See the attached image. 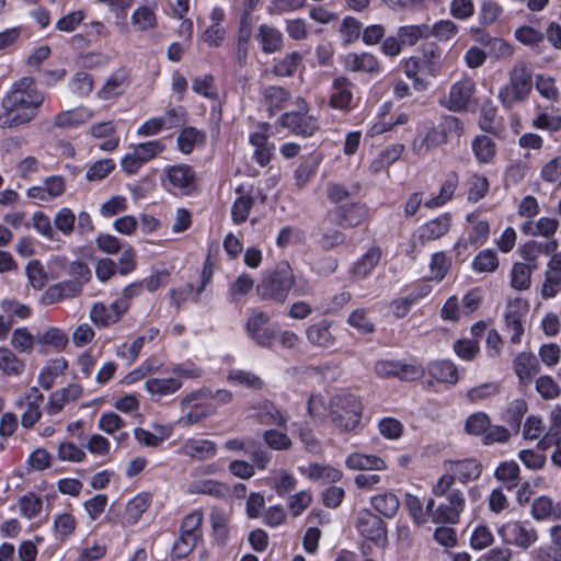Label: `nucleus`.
Listing matches in <instances>:
<instances>
[{
    "label": "nucleus",
    "mask_w": 561,
    "mask_h": 561,
    "mask_svg": "<svg viewBox=\"0 0 561 561\" xmlns=\"http://www.w3.org/2000/svg\"><path fill=\"white\" fill-rule=\"evenodd\" d=\"M44 94L35 87L32 78H22L14 82L1 101V128H16L28 124L38 114Z\"/></svg>",
    "instance_id": "nucleus-1"
},
{
    "label": "nucleus",
    "mask_w": 561,
    "mask_h": 561,
    "mask_svg": "<svg viewBox=\"0 0 561 561\" xmlns=\"http://www.w3.org/2000/svg\"><path fill=\"white\" fill-rule=\"evenodd\" d=\"M328 415L340 433H355L360 425L363 405L357 396L340 392L328 401Z\"/></svg>",
    "instance_id": "nucleus-2"
},
{
    "label": "nucleus",
    "mask_w": 561,
    "mask_h": 561,
    "mask_svg": "<svg viewBox=\"0 0 561 561\" xmlns=\"http://www.w3.org/2000/svg\"><path fill=\"white\" fill-rule=\"evenodd\" d=\"M533 89V71L524 61H517L508 72V81L500 89L499 100L504 107L526 101Z\"/></svg>",
    "instance_id": "nucleus-3"
},
{
    "label": "nucleus",
    "mask_w": 561,
    "mask_h": 561,
    "mask_svg": "<svg viewBox=\"0 0 561 561\" xmlns=\"http://www.w3.org/2000/svg\"><path fill=\"white\" fill-rule=\"evenodd\" d=\"M433 493L447 500L446 504H440L437 507L433 515V522L456 524L466 505L463 492L455 488V483H453L449 476H442L433 486Z\"/></svg>",
    "instance_id": "nucleus-4"
},
{
    "label": "nucleus",
    "mask_w": 561,
    "mask_h": 561,
    "mask_svg": "<svg viewBox=\"0 0 561 561\" xmlns=\"http://www.w3.org/2000/svg\"><path fill=\"white\" fill-rule=\"evenodd\" d=\"M295 284V276L289 266H278L266 275L256 286V294L263 300L284 304Z\"/></svg>",
    "instance_id": "nucleus-5"
},
{
    "label": "nucleus",
    "mask_w": 561,
    "mask_h": 561,
    "mask_svg": "<svg viewBox=\"0 0 561 561\" xmlns=\"http://www.w3.org/2000/svg\"><path fill=\"white\" fill-rule=\"evenodd\" d=\"M208 397H211V391L209 389H201L193 391L182 398L180 402L182 415L179 417L178 424L182 427H188L201 423L206 417L211 415L214 413L213 408L199 403H194L208 399Z\"/></svg>",
    "instance_id": "nucleus-6"
},
{
    "label": "nucleus",
    "mask_w": 561,
    "mask_h": 561,
    "mask_svg": "<svg viewBox=\"0 0 561 561\" xmlns=\"http://www.w3.org/2000/svg\"><path fill=\"white\" fill-rule=\"evenodd\" d=\"M203 514L193 512L182 523L181 535L173 549L176 557H185L193 551L202 536Z\"/></svg>",
    "instance_id": "nucleus-7"
},
{
    "label": "nucleus",
    "mask_w": 561,
    "mask_h": 561,
    "mask_svg": "<svg viewBox=\"0 0 561 561\" xmlns=\"http://www.w3.org/2000/svg\"><path fill=\"white\" fill-rule=\"evenodd\" d=\"M476 82L471 78H462L455 82L448 93L444 105L453 112H460L474 102Z\"/></svg>",
    "instance_id": "nucleus-8"
},
{
    "label": "nucleus",
    "mask_w": 561,
    "mask_h": 561,
    "mask_svg": "<svg viewBox=\"0 0 561 561\" xmlns=\"http://www.w3.org/2000/svg\"><path fill=\"white\" fill-rule=\"evenodd\" d=\"M529 309L527 301L516 298L510 300L505 311V325L507 331L511 333L510 341L513 344H518L520 337L524 334V318L526 317Z\"/></svg>",
    "instance_id": "nucleus-9"
},
{
    "label": "nucleus",
    "mask_w": 561,
    "mask_h": 561,
    "mask_svg": "<svg viewBox=\"0 0 561 561\" xmlns=\"http://www.w3.org/2000/svg\"><path fill=\"white\" fill-rule=\"evenodd\" d=\"M270 316L260 310H253L247 320L245 329L249 336L262 346H271L276 339L275 330L265 328Z\"/></svg>",
    "instance_id": "nucleus-10"
},
{
    "label": "nucleus",
    "mask_w": 561,
    "mask_h": 561,
    "mask_svg": "<svg viewBox=\"0 0 561 561\" xmlns=\"http://www.w3.org/2000/svg\"><path fill=\"white\" fill-rule=\"evenodd\" d=\"M357 529L368 540L383 543L387 540V528L383 520L369 510H362L357 516Z\"/></svg>",
    "instance_id": "nucleus-11"
},
{
    "label": "nucleus",
    "mask_w": 561,
    "mask_h": 561,
    "mask_svg": "<svg viewBox=\"0 0 561 561\" xmlns=\"http://www.w3.org/2000/svg\"><path fill=\"white\" fill-rule=\"evenodd\" d=\"M558 248L559 243L556 239L543 242L533 240L523 244L518 249V252L524 259V263L535 271L539 266L540 256H548L549 254L556 252Z\"/></svg>",
    "instance_id": "nucleus-12"
},
{
    "label": "nucleus",
    "mask_w": 561,
    "mask_h": 561,
    "mask_svg": "<svg viewBox=\"0 0 561 561\" xmlns=\"http://www.w3.org/2000/svg\"><path fill=\"white\" fill-rule=\"evenodd\" d=\"M445 470L446 473L444 476H449L453 479V483L456 480L467 483L480 477L482 466L474 459H466L446 462Z\"/></svg>",
    "instance_id": "nucleus-13"
},
{
    "label": "nucleus",
    "mask_w": 561,
    "mask_h": 561,
    "mask_svg": "<svg viewBox=\"0 0 561 561\" xmlns=\"http://www.w3.org/2000/svg\"><path fill=\"white\" fill-rule=\"evenodd\" d=\"M82 291V283L78 279L66 280L48 287L43 294L44 305H53L59 301L78 297Z\"/></svg>",
    "instance_id": "nucleus-14"
},
{
    "label": "nucleus",
    "mask_w": 561,
    "mask_h": 561,
    "mask_svg": "<svg viewBox=\"0 0 561 561\" xmlns=\"http://www.w3.org/2000/svg\"><path fill=\"white\" fill-rule=\"evenodd\" d=\"M447 144V137L436 127L428 128L424 134L417 135L412 145L411 150L419 157L426 156L431 150Z\"/></svg>",
    "instance_id": "nucleus-15"
},
{
    "label": "nucleus",
    "mask_w": 561,
    "mask_h": 561,
    "mask_svg": "<svg viewBox=\"0 0 561 561\" xmlns=\"http://www.w3.org/2000/svg\"><path fill=\"white\" fill-rule=\"evenodd\" d=\"M513 369L518 378L519 385L528 386L534 376L539 373L540 366L533 353L523 352L514 358Z\"/></svg>",
    "instance_id": "nucleus-16"
},
{
    "label": "nucleus",
    "mask_w": 561,
    "mask_h": 561,
    "mask_svg": "<svg viewBox=\"0 0 561 561\" xmlns=\"http://www.w3.org/2000/svg\"><path fill=\"white\" fill-rule=\"evenodd\" d=\"M330 329L331 322L328 320H322L309 325L305 332L308 343L319 348H329L334 346L336 339Z\"/></svg>",
    "instance_id": "nucleus-17"
},
{
    "label": "nucleus",
    "mask_w": 561,
    "mask_h": 561,
    "mask_svg": "<svg viewBox=\"0 0 561 561\" xmlns=\"http://www.w3.org/2000/svg\"><path fill=\"white\" fill-rule=\"evenodd\" d=\"M93 117V112L84 106L62 111L58 113L53 121V124L57 128H73L83 124H87Z\"/></svg>",
    "instance_id": "nucleus-18"
},
{
    "label": "nucleus",
    "mask_w": 561,
    "mask_h": 561,
    "mask_svg": "<svg viewBox=\"0 0 561 561\" xmlns=\"http://www.w3.org/2000/svg\"><path fill=\"white\" fill-rule=\"evenodd\" d=\"M510 527L513 538L508 540L510 543L519 547L522 549H528L534 545L538 538L536 529L526 526L519 522H515L511 525H503L499 528V535L504 538L505 529Z\"/></svg>",
    "instance_id": "nucleus-19"
},
{
    "label": "nucleus",
    "mask_w": 561,
    "mask_h": 561,
    "mask_svg": "<svg viewBox=\"0 0 561 561\" xmlns=\"http://www.w3.org/2000/svg\"><path fill=\"white\" fill-rule=\"evenodd\" d=\"M345 465L351 470L360 471H386L388 463L385 459L376 455H366L360 453L350 454Z\"/></svg>",
    "instance_id": "nucleus-20"
},
{
    "label": "nucleus",
    "mask_w": 561,
    "mask_h": 561,
    "mask_svg": "<svg viewBox=\"0 0 561 561\" xmlns=\"http://www.w3.org/2000/svg\"><path fill=\"white\" fill-rule=\"evenodd\" d=\"M81 394L82 388L79 385H69L53 392L46 407L47 414L55 415L59 413L67 403L78 400Z\"/></svg>",
    "instance_id": "nucleus-21"
},
{
    "label": "nucleus",
    "mask_w": 561,
    "mask_h": 561,
    "mask_svg": "<svg viewBox=\"0 0 561 561\" xmlns=\"http://www.w3.org/2000/svg\"><path fill=\"white\" fill-rule=\"evenodd\" d=\"M182 451L192 459L206 460L216 455L217 445L209 439L190 438L183 444Z\"/></svg>",
    "instance_id": "nucleus-22"
},
{
    "label": "nucleus",
    "mask_w": 561,
    "mask_h": 561,
    "mask_svg": "<svg viewBox=\"0 0 561 561\" xmlns=\"http://www.w3.org/2000/svg\"><path fill=\"white\" fill-rule=\"evenodd\" d=\"M299 470L309 480L322 483L337 482L343 477L342 471L329 465L311 463L308 467H300Z\"/></svg>",
    "instance_id": "nucleus-23"
},
{
    "label": "nucleus",
    "mask_w": 561,
    "mask_h": 561,
    "mask_svg": "<svg viewBox=\"0 0 561 561\" xmlns=\"http://www.w3.org/2000/svg\"><path fill=\"white\" fill-rule=\"evenodd\" d=\"M559 228V221L552 217H540L537 220L525 222L520 230L526 236H540L545 238L552 237Z\"/></svg>",
    "instance_id": "nucleus-24"
},
{
    "label": "nucleus",
    "mask_w": 561,
    "mask_h": 561,
    "mask_svg": "<svg viewBox=\"0 0 561 561\" xmlns=\"http://www.w3.org/2000/svg\"><path fill=\"white\" fill-rule=\"evenodd\" d=\"M344 66L350 71L378 72L379 64L377 58L369 53H350L344 57Z\"/></svg>",
    "instance_id": "nucleus-25"
},
{
    "label": "nucleus",
    "mask_w": 561,
    "mask_h": 561,
    "mask_svg": "<svg viewBox=\"0 0 561 561\" xmlns=\"http://www.w3.org/2000/svg\"><path fill=\"white\" fill-rule=\"evenodd\" d=\"M531 516L538 522L557 520L561 518V508L553 503L552 499L541 495L533 502Z\"/></svg>",
    "instance_id": "nucleus-26"
},
{
    "label": "nucleus",
    "mask_w": 561,
    "mask_h": 561,
    "mask_svg": "<svg viewBox=\"0 0 561 561\" xmlns=\"http://www.w3.org/2000/svg\"><path fill=\"white\" fill-rule=\"evenodd\" d=\"M371 506L386 518L393 517L400 508L399 497L391 491H386L370 497Z\"/></svg>",
    "instance_id": "nucleus-27"
},
{
    "label": "nucleus",
    "mask_w": 561,
    "mask_h": 561,
    "mask_svg": "<svg viewBox=\"0 0 561 561\" xmlns=\"http://www.w3.org/2000/svg\"><path fill=\"white\" fill-rule=\"evenodd\" d=\"M257 38L262 45V50L266 54H273L283 47V34L274 26L267 24L260 25Z\"/></svg>",
    "instance_id": "nucleus-28"
},
{
    "label": "nucleus",
    "mask_w": 561,
    "mask_h": 561,
    "mask_svg": "<svg viewBox=\"0 0 561 561\" xmlns=\"http://www.w3.org/2000/svg\"><path fill=\"white\" fill-rule=\"evenodd\" d=\"M337 216L342 226L356 227L368 217V209L363 204H351L340 207Z\"/></svg>",
    "instance_id": "nucleus-29"
},
{
    "label": "nucleus",
    "mask_w": 561,
    "mask_h": 561,
    "mask_svg": "<svg viewBox=\"0 0 561 561\" xmlns=\"http://www.w3.org/2000/svg\"><path fill=\"white\" fill-rule=\"evenodd\" d=\"M167 175L170 183L181 190H190L195 182L194 171L186 164L170 167L167 170Z\"/></svg>",
    "instance_id": "nucleus-30"
},
{
    "label": "nucleus",
    "mask_w": 561,
    "mask_h": 561,
    "mask_svg": "<svg viewBox=\"0 0 561 561\" xmlns=\"http://www.w3.org/2000/svg\"><path fill=\"white\" fill-rule=\"evenodd\" d=\"M68 367V363L65 358H56L50 360L39 373L38 375V383L45 390H49L55 379L62 375Z\"/></svg>",
    "instance_id": "nucleus-31"
},
{
    "label": "nucleus",
    "mask_w": 561,
    "mask_h": 561,
    "mask_svg": "<svg viewBox=\"0 0 561 561\" xmlns=\"http://www.w3.org/2000/svg\"><path fill=\"white\" fill-rule=\"evenodd\" d=\"M254 416L264 425L285 426L287 417L271 402L255 408Z\"/></svg>",
    "instance_id": "nucleus-32"
},
{
    "label": "nucleus",
    "mask_w": 561,
    "mask_h": 561,
    "mask_svg": "<svg viewBox=\"0 0 561 561\" xmlns=\"http://www.w3.org/2000/svg\"><path fill=\"white\" fill-rule=\"evenodd\" d=\"M25 368V363L8 347H0V370L9 377L20 376Z\"/></svg>",
    "instance_id": "nucleus-33"
},
{
    "label": "nucleus",
    "mask_w": 561,
    "mask_h": 561,
    "mask_svg": "<svg viewBox=\"0 0 561 561\" xmlns=\"http://www.w3.org/2000/svg\"><path fill=\"white\" fill-rule=\"evenodd\" d=\"M146 390L153 396H169L182 387L179 378H151L145 383Z\"/></svg>",
    "instance_id": "nucleus-34"
},
{
    "label": "nucleus",
    "mask_w": 561,
    "mask_h": 561,
    "mask_svg": "<svg viewBox=\"0 0 561 561\" xmlns=\"http://www.w3.org/2000/svg\"><path fill=\"white\" fill-rule=\"evenodd\" d=\"M430 375L440 382L455 385L458 381L456 366L449 360H436L430 364Z\"/></svg>",
    "instance_id": "nucleus-35"
},
{
    "label": "nucleus",
    "mask_w": 561,
    "mask_h": 561,
    "mask_svg": "<svg viewBox=\"0 0 561 561\" xmlns=\"http://www.w3.org/2000/svg\"><path fill=\"white\" fill-rule=\"evenodd\" d=\"M333 89L334 91L330 99V105L336 110H344L348 107L353 98L348 81L344 78L335 79Z\"/></svg>",
    "instance_id": "nucleus-36"
},
{
    "label": "nucleus",
    "mask_w": 561,
    "mask_h": 561,
    "mask_svg": "<svg viewBox=\"0 0 561 561\" xmlns=\"http://www.w3.org/2000/svg\"><path fill=\"white\" fill-rule=\"evenodd\" d=\"M404 151V145L394 144L383 149L379 156L371 162L370 169L374 173H379L396 162Z\"/></svg>",
    "instance_id": "nucleus-37"
},
{
    "label": "nucleus",
    "mask_w": 561,
    "mask_h": 561,
    "mask_svg": "<svg viewBox=\"0 0 561 561\" xmlns=\"http://www.w3.org/2000/svg\"><path fill=\"white\" fill-rule=\"evenodd\" d=\"M472 151L480 162L488 163L494 158L496 146L491 137L481 135L473 139Z\"/></svg>",
    "instance_id": "nucleus-38"
},
{
    "label": "nucleus",
    "mask_w": 561,
    "mask_h": 561,
    "mask_svg": "<svg viewBox=\"0 0 561 561\" xmlns=\"http://www.w3.org/2000/svg\"><path fill=\"white\" fill-rule=\"evenodd\" d=\"M254 287V279L247 273H241L229 286L228 298L232 302L245 297Z\"/></svg>",
    "instance_id": "nucleus-39"
},
{
    "label": "nucleus",
    "mask_w": 561,
    "mask_h": 561,
    "mask_svg": "<svg viewBox=\"0 0 561 561\" xmlns=\"http://www.w3.org/2000/svg\"><path fill=\"white\" fill-rule=\"evenodd\" d=\"M267 139V135L264 133H255L250 137V142L254 147L253 158L261 167L267 165L272 157Z\"/></svg>",
    "instance_id": "nucleus-40"
},
{
    "label": "nucleus",
    "mask_w": 561,
    "mask_h": 561,
    "mask_svg": "<svg viewBox=\"0 0 561 561\" xmlns=\"http://www.w3.org/2000/svg\"><path fill=\"white\" fill-rule=\"evenodd\" d=\"M149 495L140 493L130 500L125 508V519L128 524H135L149 507Z\"/></svg>",
    "instance_id": "nucleus-41"
},
{
    "label": "nucleus",
    "mask_w": 561,
    "mask_h": 561,
    "mask_svg": "<svg viewBox=\"0 0 561 561\" xmlns=\"http://www.w3.org/2000/svg\"><path fill=\"white\" fill-rule=\"evenodd\" d=\"M381 251L378 248H370L354 265L353 273L357 276H367L379 263Z\"/></svg>",
    "instance_id": "nucleus-42"
},
{
    "label": "nucleus",
    "mask_w": 561,
    "mask_h": 561,
    "mask_svg": "<svg viewBox=\"0 0 561 561\" xmlns=\"http://www.w3.org/2000/svg\"><path fill=\"white\" fill-rule=\"evenodd\" d=\"M533 268L525 263L517 262L513 265L511 272V285L516 290H526L531 284Z\"/></svg>",
    "instance_id": "nucleus-43"
},
{
    "label": "nucleus",
    "mask_w": 561,
    "mask_h": 561,
    "mask_svg": "<svg viewBox=\"0 0 561 561\" xmlns=\"http://www.w3.org/2000/svg\"><path fill=\"white\" fill-rule=\"evenodd\" d=\"M449 227V218L447 216H439L424 225L421 238L423 240L439 239L448 232Z\"/></svg>",
    "instance_id": "nucleus-44"
},
{
    "label": "nucleus",
    "mask_w": 561,
    "mask_h": 561,
    "mask_svg": "<svg viewBox=\"0 0 561 561\" xmlns=\"http://www.w3.org/2000/svg\"><path fill=\"white\" fill-rule=\"evenodd\" d=\"M126 87V77L124 75H113L106 80L98 92L101 100H112L121 95Z\"/></svg>",
    "instance_id": "nucleus-45"
},
{
    "label": "nucleus",
    "mask_w": 561,
    "mask_h": 561,
    "mask_svg": "<svg viewBox=\"0 0 561 561\" xmlns=\"http://www.w3.org/2000/svg\"><path fill=\"white\" fill-rule=\"evenodd\" d=\"M133 26L138 31H148L157 25V18L149 7H139L130 18Z\"/></svg>",
    "instance_id": "nucleus-46"
},
{
    "label": "nucleus",
    "mask_w": 561,
    "mask_h": 561,
    "mask_svg": "<svg viewBox=\"0 0 561 561\" xmlns=\"http://www.w3.org/2000/svg\"><path fill=\"white\" fill-rule=\"evenodd\" d=\"M457 185H458V175L453 174L449 179H447L443 183V185L439 190V194L437 196L428 199L425 203V206L428 208H434V207H438V206L447 203L454 196Z\"/></svg>",
    "instance_id": "nucleus-47"
},
{
    "label": "nucleus",
    "mask_w": 561,
    "mask_h": 561,
    "mask_svg": "<svg viewBox=\"0 0 561 561\" xmlns=\"http://www.w3.org/2000/svg\"><path fill=\"white\" fill-rule=\"evenodd\" d=\"M272 480L274 490L280 496L291 492L297 485L294 474L285 469L273 471Z\"/></svg>",
    "instance_id": "nucleus-48"
},
{
    "label": "nucleus",
    "mask_w": 561,
    "mask_h": 561,
    "mask_svg": "<svg viewBox=\"0 0 561 561\" xmlns=\"http://www.w3.org/2000/svg\"><path fill=\"white\" fill-rule=\"evenodd\" d=\"M535 87L538 93L550 103H557L559 101L560 92L553 78L538 75L536 77Z\"/></svg>",
    "instance_id": "nucleus-49"
},
{
    "label": "nucleus",
    "mask_w": 561,
    "mask_h": 561,
    "mask_svg": "<svg viewBox=\"0 0 561 561\" xmlns=\"http://www.w3.org/2000/svg\"><path fill=\"white\" fill-rule=\"evenodd\" d=\"M301 59V55L298 53L287 54L275 62L273 71L277 77H291L296 72Z\"/></svg>",
    "instance_id": "nucleus-50"
},
{
    "label": "nucleus",
    "mask_w": 561,
    "mask_h": 561,
    "mask_svg": "<svg viewBox=\"0 0 561 561\" xmlns=\"http://www.w3.org/2000/svg\"><path fill=\"white\" fill-rule=\"evenodd\" d=\"M11 345L20 353H31L35 345V337L27 329L19 328L12 333Z\"/></svg>",
    "instance_id": "nucleus-51"
},
{
    "label": "nucleus",
    "mask_w": 561,
    "mask_h": 561,
    "mask_svg": "<svg viewBox=\"0 0 561 561\" xmlns=\"http://www.w3.org/2000/svg\"><path fill=\"white\" fill-rule=\"evenodd\" d=\"M204 135L193 127L184 128L178 137V147L181 152L190 153L195 145L203 142Z\"/></svg>",
    "instance_id": "nucleus-52"
},
{
    "label": "nucleus",
    "mask_w": 561,
    "mask_h": 561,
    "mask_svg": "<svg viewBox=\"0 0 561 561\" xmlns=\"http://www.w3.org/2000/svg\"><path fill=\"white\" fill-rule=\"evenodd\" d=\"M499 481L508 484V489L515 486L519 479V466L515 461L502 462L494 472Z\"/></svg>",
    "instance_id": "nucleus-53"
},
{
    "label": "nucleus",
    "mask_w": 561,
    "mask_h": 561,
    "mask_svg": "<svg viewBox=\"0 0 561 561\" xmlns=\"http://www.w3.org/2000/svg\"><path fill=\"white\" fill-rule=\"evenodd\" d=\"M90 320L98 327L106 328L116 323V317L110 311L108 306L102 302H95L90 310Z\"/></svg>",
    "instance_id": "nucleus-54"
},
{
    "label": "nucleus",
    "mask_w": 561,
    "mask_h": 561,
    "mask_svg": "<svg viewBox=\"0 0 561 561\" xmlns=\"http://www.w3.org/2000/svg\"><path fill=\"white\" fill-rule=\"evenodd\" d=\"M489 416L483 412H476L468 416L465 424V431L469 435H482L490 427Z\"/></svg>",
    "instance_id": "nucleus-55"
},
{
    "label": "nucleus",
    "mask_w": 561,
    "mask_h": 561,
    "mask_svg": "<svg viewBox=\"0 0 561 561\" xmlns=\"http://www.w3.org/2000/svg\"><path fill=\"white\" fill-rule=\"evenodd\" d=\"M494 541L491 529L485 525H478L470 536V547L474 550H482L490 547Z\"/></svg>",
    "instance_id": "nucleus-56"
},
{
    "label": "nucleus",
    "mask_w": 561,
    "mask_h": 561,
    "mask_svg": "<svg viewBox=\"0 0 561 561\" xmlns=\"http://www.w3.org/2000/svg\"><path fill=\"white\" fill-rule=\"evenodd\" d=\"M451 266V260L444 253L437 252L432 255L430 263L431 278L442 280Z\"/></svg>",
    "instance_id": "nucleus-57"
},
{
    "label": "nucleus",
    "mask_w": 561,
    "mask_h": 561,
    "mask_svg": "<svg viewBox=\"0 0 561 561\" xmlns=\"http://www.w3.org/2000/svg\"><path fill=\"white\" fill-rule=\"evenodd\" d=\"M253 197L250 195H240L233 203L231 216L234 224L244 222L253 206Z\"/></svg>",
    "instance_id": "nucleus-58"
},
{
    "label": "nucleus",
    "mask_w": 561,
    "mask_h": 561,
    "mask_svg": "<svg viewBox=\"0 0 561 561\" xmlns=\"http://www.w3.org/2000/svg\"><path fill=\"white\" fill-rule=\"evenodd\" d=\"M472 266L480 273L494 272L499 266L496 253L492 250H484L480 252L473 260Z\"/></svg>",
    "instance_id": "nucleus-59"
},
{
    "label": "nucleus",
    "mask_w": 561,
    "mask_h": 561,
    "mask_svg": "<svg viewBox=\"0 0 561 561\" xmlns=\"http://www.w3.org/2000/svg\"><path fill=\"white\" fill-rule=\"evenodd\" d=\"M536 390L545 400L557 399L561 394V389L554 379L550 376H540L536 379Z\"/></svg>",
    "instance_id": "nucleus-60"
},
{
    "label": "nucleus",
    "mask_w": 561,
    "mask_h": 561,
    "mask_svg": "<svg viewBox=\"0 0 561 561\" xmlns=\"http://www.w3.org/2000/svg\"><path fill=\"white\" fill-rule=\"evenodd\" d=\"M39 343L54 346L56 350H64L68 345V334L58 328L47 329L39 337Z\"/></svg>",
    "instance_id": "nucleus-61"
},
{
    "label": "nucleus",
    "mask_w": 561,
    "mask_h": 561,
    "mask_svg": "<svg viewBox=\"0 0 561 561\" xmlns=\"http://www.w3.org/2000/svg\"><path fill=\"white\" fill-rule=\"evenodd\" d=\"M312 503V494L310 491L302 490L289 497L288 510L291 516L301 515Z\"/></svg>",
    "instance_id": "nucleus-62"
},
{
    "label": "nucleus",
    "mask_w": 561,
    "mask_h": 561,
    "mask_svg": "<svg viewBox=\"0 0 561 561\" xmlns=\"http://www.w3.org/2000/svg\"><path fill=\"white\" fill-rule=\"evenodd\" d=\"M515 38L527 46H536L543 41V33L530 25H522L515 31Z\"/></svg>",
    "instance_id": "nucleus-63"
},
{
    "label": "nucleus",
    "mask_w": 561,
    "mask_h": 561,
    "mask_svg": "<svg viewBox=\"0 0 561 561\" xmlns=\"http://www.w3.org/2000/svg\"><path fill=\"white\" fill-rule=\"evenodd\" d=\"M115 169V163L111 159H102L95 161L87 170L85 178L88 181H101L105 179Z\"/></svg>",
    "instance_id": "nucleus-64"
}]
</instances>
